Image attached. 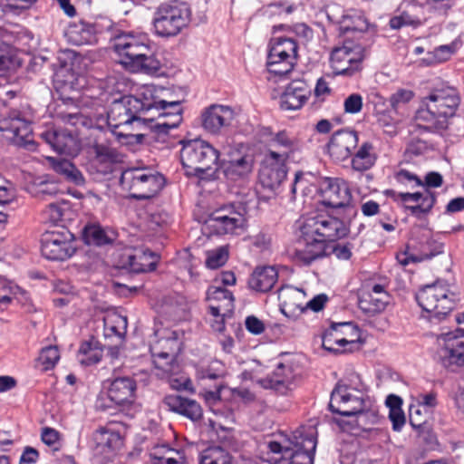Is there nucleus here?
<instances>
[{"label":"nucleus","mask_w":464,"mask_h":464,"mask_svg":"<svg viewBox=\"0 0 464 464\" xmlns=\"http://www.w3.org/2000/svg\"><path fill=\"white\" fill-rule=\"evenodd\" d=\"M301 238L292 258L299 266H309L325 256L327 244L344 237L349 228L338 218L328 214L307 217L300 227Z\"/></svg>","instance_id":"obj_1"},{"label":"nucleus","mask_w":464,"mask_h":464,"mask_svg":"<svg viewBox=\"0 0 464 464\" xmlns=\"http://www.w3.org/2000/svg\"><path fill=\"white\" fill-rule=\"evenodd\" d=\"M425 110L420 111V117L430 123L437 131L446 130L450 120L456 115L460 104L459 91L446 83L433 87L422 99Z\"/></svg>","instance_id":"obj_2"},{"label":"nucleus","mask_w":464,"mask_h":464,"mask_svg":"<svg viewBox=\"0 0 464 464\" xmlns=\"http://www.w3.org/2000/svg\"><path fill=\"white\" fill-rule=\"evenodd\" d=\"M144 97L127 95L115 100L110 106L107 112L108 127L113 135L121 138H127L132 135V125L148 124L154 121V116H145Z\"/></svg>","instance_id":"obj_3"},{"label":"nucleus","mask_w":464,"mask_h":464,"mask_svg":"<svg viewBox=\"0 0 464 464\" xmlns=\"http://www.w3.org/2000/svg\"><path fill=\"white\" fill-rule=\"evenodd\" d=\"M180 161L188 177L203 180L217 178V164L219 151L201 139L181 140Z\"/></svg>","instance_id":"obj_4"},{"label":"nucleus","mask_w":464,"mask_h":464,"mask_svg":"<svg viewBox=\"0 0 464 464\" xmlns=\"http://www.w3.org/2000/svg\"><path fill=\"white\" fill-rule=\"evenodd\" d=\"M144 97L145 116H154V121L150 128L158 135L168 134L172 129L178 128L182 122L183 108L179 101L167 102L153 96L150 90L141 92Z\"/></svg>","instance_id":"obj_5"},{"label":"nucleus","mask_w":464,"mask_h":464,"mask_svg":"<svg viewBox=\"0 0 464 464\" xmlns=\"http://www.w3.org/2000/svg\"><path fill=\"white\" fill-rule=\"evenodd\" d=\"M122 189L138 200L155 197L164 187L165 178L160 173L147 168H129L122 171L120 179Z\"/></svg>","instance_id":"obj_6"},{"label":"nucleus","mask_w":464,"mask_h":464,"mask_svg":"<svg viewBox=\"0 0 464 464\" xmlns=\"http://www.w3.org/2000/svg\"><path fill=\"white\" fill-rule=\"evenodd\" d=\"M365 57V47L353 39L346 38L332 48L329 64L334 75L352 77L362 70Z\"/></svg>","instance_id":"obj_7"},{"label":"nucleus","mask_w":464,"mask_h":464,"mask_svg":"<svg viewBox=\"0 0 464 464\" xmlns=\"http://www.w3.org/2000/svg\"><path fill=\"white\" fill-rule=\"evenodd\" d=\"M416 300L427 318L431 323H440L445 320L455 306L453 298L450 297V290L442 283L436 282L424 286L416 295Z\"/></svg>","instance_id":"obj_8"},{"label":"nucleus","mask_w":464,"mask_h":464,"mask_svg":"<svg viewBox=\"0 0 464 464\" xmlns=\"http://www.w3.org/2000/svg\"><path fill=\"white\" fill-rule=\"evenodd\" d=\"M189 21V11L177 2L161 4L155 11L152 20L155 34L170 38L179 34Z\"/></svg>","instance_id":"obj_9"},{"label":"nucleus","mask_w":464,"mask_h":464,"mask_svg":"<svg viewBox=\"0 0 464 464\" xmlns=\"http://www.w3.org/2000/svg\"><path fill=\"white\" fill-rule=\"evenodd\" d=\"M298 58V44L289 37H276L269 43L266 59L267 71L277 76L291 72Z\"/></svg>","instance_id":"obj_10"},{"label":"nucleus","mask_w":464,"mask_h":464,"mask_svg":"<svg viewBox=\"0 0 464 464\" xmlns=\"http://www.w3.org/2000/svg\"><path fill=\"white\" fill-rule=\"evenodd\" d=\"M0 132L9 143L28 150H35L32 122L18 110H11L0 119Z\"/></svg>","instance_id":"obj_11"},{"label":"nucleus","mask_w":464,"mask_h":464,"mask_svg":"<svg viewBox=\"0 0 464 464\" xmlns=\"http://www.w3.org/2000/svg\"><path fill=\"white\" fill-rule=\"evenodd\" d=\"M75 252L74 237L64 227L47 230L41 236V253L48 260L64 261Z\"/></svg>","instance_id":"obj_12"},{"label":"nucleus","mask_w":464,"mask_h":464,"mask_svg":"<svg viewBox=\"0 0 464 464\" xmlns=\"http://www.w3.org/2000/svg\"><path fill=\"white\" fill-rule=\"evenodd\" d=\"M443 248V244L426 231L412 238L403 251L398 252L396 260L402 266L411 263H421L442 254Z\"/></svg>","instance_id":"obj_13"},{"label":"nucleus","mask_w":464,"mask_h":464,"mask_svg":"<svg viewBox=\"0 0 464 464\" xmlns=\"http://www.w3.org/2000/svg\"><path fill=\"white\" fill-rule=\"evenodd\" d=\"M361 339L360 328L353 322L332 323L324 332L322 346L334 353L350 351L347 346L353 345Z\"/></svg>","instance_id":"obj_14"},{"label":"nucleus","mask_w":464,"mask_h":464,"mask_svg":"<svg viewBox=\"0 0 464 464\" xmlns=\"http://www.w3.org/2000/svg\"><path fill=\"white\" fill-rule=\"evenodd\" d=\"M385 194L393 200L402 203L411 216L419 218L430 214L437 201L435 192L428 188L413 193L388 189Z\"/></svg>","instance_id":"obj_15"},{"label":"nucleus","mask_w":464,"mask_h":464,"mask_svg":"<svg viewBox=\"0 0 464 464\" xmlns=\"http://www.w3.org/2000/svg\"><path fill=\"white\" fill-rule=\"evenodd\" d=\"M150 40L145 34H122L116 38L113 49L120 57V63L127 69L144 52L149 51Z\"/></svg>","instance_id":"obj_16"},{"label":"nucleus","mask_w":464,"mask_h":464,"mask_svg":"<svg viewBox=\"0 0 464 464\" xmlns=\"http://www.w3.org/2000/svg\"><path fill=\"white\" fill-rule=\"evenodd\" d=\"M319 192L322 203L334 208L349 204L352 193L345 180L339 178L324 177L319 180Z\"/></svg>","instance_id":"obj_17"},{"label":"nucleus","mask_w":464,"mask_h":464,"mask_svg":"<svg viewBox=\"0 0 464 464\" xmlns=\"http://www.w3.org/2000/svg\"><path fill=\"white\" fill-rule=\"evenodd\" d=\"M362 398L353 395L348 386L337 383L331 393L329 410L333 413L350 417L364 411Z\"/></svg>","instance_id":"obj_18"},{"label":"nucleus","mask_w":464,"mask_h":464,"mask_svg":"<svg viewBox=\"0 0 464 464\" xmlns=\"http://www.w3.org/2000/svg\"><path fill=\"white\" fill-rule=\"evenodd\" d=\"M41 138L59 154L76 156L81 150L80 140L75 131L65 129L47 130L41 134Z\"/></svg>","instance_id":"obj_19"},{"label":"nucleus","mask_w":464,"mask_h":464,"mask_svg":"<svg viewBox=\"0 0 464 464\" xmlns=\"http://www.w3.org/2000/svg\"><path fill=\"white\" fill-rule=\"evenodd\" d=\"M358 142L359 136L355 130H337L332 135L327 144L328 154L335 161H343L352 156Z\"/></svg>","instance_id":"obj_20"},{"label":"nucleus","mask_w":464,"mask_h":464,"mask_svg":"<svg viewBox=\"0 0 464 464\" xmlns=\"http://www.w3.org/2000/svg\"><path fill=\"white\" fill-rule=\"evenodd\" d=\"M293 448H285V453H290L289 464H313L317 445V438L314 433L303 434L297 431L291 442Z\"/></svg>","instance_id":"obj_21"},{"label":"nucleus","mask_w":464,"mask_h":464,"mask_svg":"<svg viewBox=\"0 0 464 464\" xmlns=\"http://www.w3.org/2000/svg\"><path fill=\"white\" fill-rule=\"evenodd\" d=\"M234 115L231 107L212 104L201 112V125L206 131L218 134L223 128L231 124Z\"/></svg>","instance_id":"obj_22"},{"label":"nucleus","mask_w":464,"mask_h":464,"mask_svg":"<svg viewBox=\"0 0 464 464\" xmlns=\"http://www.w3.org/2000/svg\"><path fill=\"white\" fill-rule=\"evenodd\" d=\"M137 383L130 377H117L111 381L107 393L109 399L121 408L130 407L135 402Z\"/></svg>","instance_id":"obj_23"},{"label":"nucleus","mask_w":464,"mask_h":464,"mask_svg":"<svg viewBox=\"0 0 464 464\" xmlns=\"http://www.w3.org/2000/svg\"><path fill=\"white\" fill-rule=\"evenodd\" d=\"M444 344L441 348V362L447 369L464 365V336L453 333L443 335Z\"/></svg>","instance_id":"obj_24"},{"label":"nucleus","mask_w":464,"mask_h":464,"mask_svg":"<svg viewBox=\"0 0 464 464\" xmlns=\"http://www.w3.org/2000/svg\"><path fill=\"white\" fill-rule=\"evenodd\" d=\"M293 380L292 367L279 362L271 374L259 380L258 382L263 388L273 390L276 394L285 396L292 390Z\"/></svg>","instance_id":"obj_25"},{"label":"nucleus","mask_w":464,"mask_h":464,"mask_svg":"<svg viewBox=\"0 0 464 464\" xmlns=\"http://www.w3.org/2000/svg\"><path fill=\"white\" fill-rule=\"evenodd\" d=\"M311 90L302 80L292 81L280 97V108L285 111L301 109L310 97Z\"/></svg>","instance_id":"obj_26"},{"label":"nucleus","mask_w":464,"mask_h":464,"mask_svg":"<svg viewBox=\"0 0 464 464\" xmlns=\"http://www.w3.org/2000/svg\"><path fill=\"white\" fill-rule=\"evenodd\" d=\"M262 134L267 137L268 146L281 154H286L289 158L301 150L302 144L299 139L286 130L273 132L271 128H265Z\"/></svg>","instance_id":"obj_27"},{"label":"nucleus","mask_w":464,"mask_h":464,"mask_svg":"<svg viewBox=\"0 0 464 464\" xmlns=\"http://www.w3.org/2000/svg\"><path fill=\"white\" fill-rule=\"evenodd\" d=\"M163 403L173 412L196 421L202 418V409L198 401L178 394L165 396Z\"/></svg>","instance_id":"obj_28"},{"label":"nucleus","mask_w":464,"mask_h":464,"mask_svg":"<svg viewBox=\"0 0 464 464\" xmlns=\"http://www.w3.org/2000/svg\"><path fill=\"white\" fill-rule=\"evenodd\" d=\"M92 439L96 448L101 449L102 452L118 450L123 445V438L112 423L97 429L92 434Z\"/></svg>","instance_id":"obj_29"},{"label":"nucleus","mask_w":464,"mask_h":464,"mask_svg":"<svg viewBox=\"0 0 464 464\" xmlns=\"http://www.w3.org/2000/svg\"><path fill=\"white\" fill-rule=\"evenodd\" d=\"M304 293L292 286H282L278 290V300L280 309L285 316H291L296 313L302 314L305 311L303 304Z\"/></svg>","instance_id":"obj_30"},{"label":"nucleus","mask_w":464,"mask_h":464,"mask_svg":"<svg viewBox=\"0 0 464 464\" xmlns=\"http://www.w3.org/2000/svg\"><path fill=\"white\" fill-rule=\"evenodd\" d=\"M277 280L278 271L275 266H257L248 279V285L256 292L267 293L272 290Z\"/></svg>","instance_id":"obj_31"},{"label":"nucleus","mask_w":464,"mask_h":464,"mask_svg":"<svg viewBox=\"0 0 464 464\" xmlns=\"http://www.w3.org/2000/svg\"><path fill=\"white\" fill-rule=\"evenodd\" d=\"M150 464H186L183 450L170 447L167 443L155 444L149 450Z\"/></svg>","instance_id":"obj_32"},{"label":"nucleus","mask_w":464,"mask_h":464,"mask_svg":"<svg viewBox=\"0 0 464 464\" xmlns=\"http://www.w3.org/2000/svg\"><path fill=\"white\" fill-rule=\"evenodd\" d=\"M351 157L352 169L356 172L363 173L376 164L378 153L371 141H363Z\"/></svg>","instance_id":"obj_33"},{"label":"nucleus","mask_w":464,"mask_h":464,"mask_svg":"<svg viewBox=\"0 0 464 464\" xmlns=\"http://www.w3.org/2000/svg\"><path fill=\"white\" fill-rule=\"evenodd\" d=\"M230 216H218L216 222L208 224L218 235H239L245 230L246 218L239 211H232Z\"/></svg>","instance_id":"obj_34"},{"label":"nucleus","mask_w":464,"mask_h":464,"mask_svg":"<svg viewBox=\"0 0 464 464\" xmlns=\"http://www.w3.org/2000/svg\"><path fill=\"white\" fill-rule=\"evenodd\" d=\"M254 160L252 156L245 154L224 163L223 172L230 180H237L252 172Z\"/></svg>","instance_id":"obj_35"},{"label":"nucleus","mask_w":464,"mask_h":464,"mask_svg":"<svg viewBox=\"0 0 464 464\" xmlns=\"http://www.w3.org/2000/svg\"><path fill=\"white\" fill-rule=\"evenodd\" d=\"M103 356V347L101 343L92 337L81 343L78 350V358L81 364L91 366L101 362Z\"/></svg>","instance_id":"obj_36"},{"label":"nucleus","mask_w":464,"mask_h":464,"mask_svg":"<svg viewBox=\"0 0 464 464\" xmlns=\"http://www.w3.org/2000/svg\"><path fill=\"white\" fill-rule=\"evenodd\" d=\"M98 33L95 24L86 22L74 24L70 30L71 39L77 45L96 44L98 42Z\"/></svg>","instance_id":"obj_37"},{"label":"nucleus","mask_w":464,"mask_h":464,"mask_svg":"<svg viewBox=\"0 0 464 464\" xmlns=\"http://www.w3.org/2000/svg\"><path fill=\"white\" fill-rule=\"evenodd\" d=\"M156 256L150 251H138L128 256L127 266L132 273H146L156 269Z\"/></svg>","instance_id":"obj_38"},{"label":"nucleus","mask_w":464,"mask_h":464,"mask_svg":"<svg viewBox=\"0 0 464 464\" xmlns=\"http://www.w3.org/2000/svg\"><path fill=\"white\" fill-rule=\"evenodd\" d=\"M150 353L153 358V363L162 375H172L178 372L179 364L177 359L173 358L171 352L169 354L161 352L160 347L150 346Z\"/></svg>","instance_id":"obj_39"},{"label":"nucleus","mask_w":464,"mask_h":464,"mask_svg":"<svg viewBox=\"0 0 464 464\" xmlns=\"http://www.w3.org/2000/svg\"><path fill=\"white\" fill-rule=\"evenodd\" d=\"M127 319L119 314H109L103 318V335L105 338L121 339L126 334Z\"/></svg>","instance_id":"obj_40"},{"label":"nucleus","mask_w":464,"mask_h":464,"mask_svg":"<svg viewBox=\"0 0 464 464\" xmlns=\"http://www.w3.org/2000/svg\"><path fill=\"white\" fill-rule=\"evenodd\" d=\"M198 464H235L234 457L222 447H209L198 457Z\"/></svg>","instance_id":"obj_41"},{"label":"nucleus","mask_w":464,"mask_h":464,"mask_svg":"<svg viewBox=\"0 0 464 464\" xmlns=\"http://www.w3.org/2000/svg\"><path fill=\"white\" fill-rule=\"evenodd\" d=\"M82 240L89 246H105L111 244L113 239L111 238L106 231L99 224H87L82 233Z\"/></svg>","instance_id":"obj_42"},{"label":"nucleus","mask_w":464,"mask_h":464,"mask_svg":"<svg viewBox=\"0 0 464 464\" xmlns=\"http://www.w3.org/2000/svg\"><path fill=\"white\" fill-rule=\"evenodd\" d=\"M390 300V295H366L359 300V307L364 314L374 315L384 311Z\"/></svg>","instance_id":"obj_43"},{"label":"nucleus","mask_w":464,"mask_h":464,"mask_svg":"<svg viewBox=\"0 0 464 464\" xmlns=\"http://www.w3.org/2000/svg\"><path fill=\"white\" fill-rule=\"evenodd\" d=\"M160 68V62L153 54L150 45L149 51L144 52L137 60L131 63V65H130L128 69L132 72L157 73Z\"/></svg>","instance_id":"obj_44"},{"label":"nucleus","mask_w":464,"mask_h":464,"mask_svg":"<svg viewBox=\"0 0 464 464\" xmlns=\"http://www.w3.org/2000/svg\"><path fill=\"white\" fill-rule=\"evenodd\" d=\"M160 68V62L153 54L150 45L149 51L144 52L137 60L131 63V65H130L128 69L132 72L157 73Z\"/></svg>","instance_id":"obj_45"},{"label":"nucleus","mask_w":464,"mask_h":464,"mask_svg":"<svg viewBox=\"0 0 464 464\" xmlns=\"http://www.w3.org/2000/svg\"><path fill=\"white\" fill-rule=\"evenodd\" d=\"M54 171L63 175L67 180L73 182L76 185H82L84 178L82 172L67 160H58L53 163Z\"/></svg>","instance_id":"obj_46"},{"label":"nucleus","mask_w":464,"mask_h":464,"mask_svg":"<svg viewBox=\"0 0 464 464\" xmlns=\"http://www.w3.org/2000/svg\"><path fill=\"white\" fill-rule=\"evenodd\" d=\"M287 174L278 169L260 167L258 179L261 185L271 191L277 189Z\"/></svg>","instance_id":"obj_47"},{"label":"nucleus","mask_w":464,"mask_h":464,"mask_svg":"<svg viewBox=\"0 0 464 464\" xmlns=\"http://www.w3.org/2000/svg\"><path fill=\"white\" fill-rule=\"evenodd\" d=\"M289 159L286 154H281L279 151L268 150L264 155L260 167L278 169L287 174V161Z\"/></svg>","instance_id":"obj_48"},{"label":"nucleus","mask_w":464,"mask_h":464,"mask_svg":"<svg viewBox=\"0 0 464 464\" xmlns=\"http://www.w3.org/2000/svg\"><path fill=\"white\" fill-rule=\"evenodd\" d=\"M224 373V364L220 361L213 360L198 369L197 377L200 381L218 380L222 378Z\"/></svg>","instance_id":"obj_49"},{"label":"nucleus","mask_w":464,"mask_h":464,"mask_svg":"<svg viewBox=\"0 0 464 464\" xmlns=\"http://www.w3.org/2000/svg\"><path fill=\"white\" fill-rule=\"evenodd\" d=\"M207 298L210 301H219L224 307L231 309L233 307L234 296L231 291L222 286H210L207 291Z\"/></svg>","instance_id":"obj_50"},{"label":"nucleus","mask_w":464,"mask_h":464,"mask_svg":"<svg viewBox=\"0 0 464 464\" xmlns=\"http://www.w3.org/2000/svg\"><path fill=\"white\" fill-rule=\"evenodd\" d=\"M18 291L19 287L17 285L0 276V306L6 308L16 296Z\"/></svg>","instance_id":"obj_51"},{"label":"nucleus","mask_w":464,"mask_h":464,"mask_svg":"<svg viewBox=\"0 0 464 464\" xmlns=\"http://www.w3.org/2000/svg\"><path fill=\"white\" fill-rule=\"evenodd\" d=\"M60 359V353L57 346L49 345L42 349L38 362L42 365L43 371L52 370Z\"/></svg>","instance_id":"obj_52"},{"label":"nucleus","mask_w":464,"mask_h":464,"mask_svg":"<svg viewBox=\"0 0 464 464\" xmlns=\"http://www.w3.org/2000/svg\"><path fill=\"white\" fill-rule=\"evenodd\" d=\"M59 117L65 124L71 125L79 129L80 127L90 128L92 126V118L79 112H61Z\"/></svg>","instance_id":"obj_53"},{"label":"nucleus","mask_w":464,"mask_h":464,"mask_svg":"<svg viewBox=\"0 0 464 464\" xmlns=\"http://www.w3.org/2000/svg\"><path fill=\"white\" fill-rule=\"evenodd\" d=\"M228 259V249L227 246H220L208 252L206 266L210 269H218L224 266Z\"/></svg>","instance_id":"obj_54"},{"label":"nucleus","mask_w":464,"mask_h":464,"mask_svg":"<svg viewBox=\"0 0 464 464\" xmlns=\"http://www.w3.org/2000/svg\"><path fill=\"white\" fill-rule=\"evenodd\" d=\"M430 149L431 145L428 141L419 138H413L408 142L404 155L408 159H412L413 157L427 153Z\"/></svg>","instance_id":"obj_55"},{"label":"nucleus","mask_w":464,"mask_h":464,"mask_svg":"<svg viewBox=\"0 0 464 464\" xmlns=\"http://www.w3.org/2000/svg\"><path fill=\"white\" fill-rule=\"evenodd\" d=\"M67 205L68 203L65 201L48 204L44 211L45 218L53 224L58 223L63 219Z\"/></svg>","instance_id":"obj_56"},{"label":"nucleus","mask_w":464,"mask_h":464,"mask_svg":"<svg viewBox=\"0 0 464 464\" xmlns=\"http://www.w3.org/2000/svg\"><path fill=\"white\" fill-rule=\"evenodd\" d=\"M14 68V58L11 54L10 46L0 42V76H5Z\"/></svg>","instance_id":"obj_57"},{"label":"nucleus","mask_w":464,"mask_h":464,"mask_svg":"<svg viewBox=\"0 0 464 464\" xmlns=\"http://www.w3.org/2000/svg\"><path fill=\"white\" fill-rule=\"evenodd\" d=\"M352 248L353 246L351 243H329L327 244V250L324 256L334 254L340 260H349L352 256Z\"/></svg>","instance_id":"obj_58"},{"label":"nucleus","mask_w":464,"mask_h":464,"mask_svg":"<svg viewBox=\"0 0 464 464\" xmlns=\"http://www.w3.org/2000/svg\"><path fill=\"white\" fill-rule=\"evenodd\" d=\"M61 440L62 434L57 430L51 427L42 428L41 440L53 450H58L60 449Z\"/></svg>","instance_id":"obj_59"},{"label":"nucleus","mask_w":464,"mask_h":464,"mask_svg":"<svg viewBox=\"0 0 464 464\" xmlns=\"http://www.w3.org/2000/svg\"><path fill=\"white\" fill-rule=\"evenodd\" d=\"M96 160L100 162L112 163L116 161L117 153L110 146L104 143L95 142L92 145Z\"/></svg>","instance_id":"obj_60"},{"label":"nucleus","mask_w":464,"mask_h":464,"mask_svg":"<svg viewBox=\"0 0 464 464\" xmlns=\"http://www.w3.org/2000/svg\"><path fill=\"white\" fill-rule=\"evenodd\" d=\"M397 183L411 188L422 186V180L416 174L407 170L400 169L394 174Z\"/></svg>","instance_id":"obj_61"},{"label":"nucleus","mask_w":464,"mask_h":464,"mask_svg":"<svg viewBox=\"0 0 464 464\" xmlns=\"http://www.w3.org/2000/svg\"><path fill=\"white\" fill-rule=\"evenodd\" d=\"M363 106V99L360 93H352L343 101V111L348 114H357L361 112Z\"/></svg>","instance_id":"obj_62"},{"label":"nucleus","mask_w":464,"mask_h":464,"mask_svg":"<svg viewBox=\"0 0 464 464\" xmlns=\"http://www.w3.org/2000/svg\"><path fill=\"white\" fill-rule=\"evenodd\" d=\"M152 346L160 347L163 353L169 354L171 352L173 358L177 359L180 352V343L177 338H162L157 341Z\"/></svg>","instance_id":"obj_63"},{"label":"nucleus","mask_w":464,"mask_h":464,"mask_svg":"<svg viewBox=\"0 0 464 464\" xmlns=\"http://www.w3.org/2000/svg\"><path fill=\"white\" fill-rule=\"evenodd\" d=\"M15 198L14 188L12 184L0 178V205H7L13 202Z\"/></svg>","instance_id":"obj_64"}]
</instances>
